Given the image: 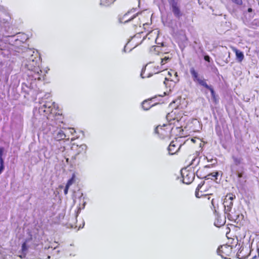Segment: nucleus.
<instances>
[{"label": "nucleus", "instance_id": "f257e3e1", "mask_svg": "<svg viewBox=\"0 0 259 259\" xmlns=\"http://www.w3.org/2000/svg\"><path fill=\"white\" fill-rule=\"evenodd\" d=\"M57 118L53 119L51 116L48 118V121H44L42 123L41 130L44 134L48 135L54 139L52 142H59L60 141L64 140L67 137V132L69 131L72 134L75 133L73 128L69 130L61 128V124L63 123V116L61 114L57 115Z\"/></svg>", "mask_w": 259, "mask_h": 259}, {"label": "nucleus", "instance_id": "f03ea898", "mask_svg": "<svg viewBox=\"0 0 259 259\" xmlns=\"http://www.w3.org/2000/svg\"><path fill=\"white\" fill-rule=\"evenodd\" d=\"M34 52L30 49H27L25 53V56L28 57L24 62L25 67L29 71L28 73L29 76H31L34 80H44L47 70H41L38 66V61L37 57L33 55Z\"/></svg>", "mask_w": 259, "mask_h": 259}, {"label": "nucleus", "instance_id": "7ed1b4c3", "mask_svg": "<svg viewBox=\"0 0 259 259\" xmlns=\"http://www.w3.org/2000/svg\"><path fill=\"white\" fill-rule=\"evenodd\" d=\"M49 97V94H47L45 96L44 98H42L39 101L38 105L36 106L33 113L36 116L37 113L40 115H44L46 117L45 121H48V118L51 116V118L55 119L57 118L56 116L59 113H57V111L58 109V106L55 104L54 102L52 101H47L46 99Z\"/></svg>", "mask_w": 259, "mask_h": 259}, {"label": "nucleus", "instance_id": "20e7f679", "mask_svg": "<svg viewBox=\"0 0 259 259\" xmlns=\"http://www.w3.org/2000/svg\"><path fill=\"white\" fill-rule=\"evenodd\" d=\"M235 198V195L233 194H227L223 202L225 208V213L227 215L228 219L231 221L236 220L238 218V215L235 214L232 211L233 204V201Z\"/></svg>", "mask_w": 259, "mask_h": 259}, {"label": "nucleus", "instance_id": "39448f33", "mask_svg": "<svg viewBox=\"0 0 259 259\" xmlns=\"http://www.w3.org/2000/svg\"><path fill=\"white\" fill-rule=\"evenodd\" d=\"M190 72L194 81L197 82L199 84L208 89L210 91L211 98L213 101L216 103L218 101V99L213 89L211 86H209L207 84L206 80L204 78L199 76L198 73L193 67L190 68Z\"/></svg>", "mask_w": 259, "mask_h": 259}, {"label": "nucleus", "instance_id": "423d86ee", "mask_svg": "<svg viewBox=\"0 0 259 259\" xmlns=\"http://www.w3.org/2000/svg\"><path fill=\"white\" fill-rule=\"evenodd\" d=\"M232 159L233 163L230 165L231 172H236L239 170L243 171L246 164L243 156L239 153L233 154L232 155Z\"/></svg>", "mask_w": 259, "mask_h": 259}, {"label": "nucleus", "instance_id": "0eeeda50", "mask_svg": "<svg viewBox=\"0 0 259 259\" xmlns=\"http://www.w3.org/2000/svg\"><path fill=\"white\" fill-rule=\"evenodd\" d=\"M7 32L0 30V50H3L6 47L7 44L14 45L13 39L15 35H7Z\"/></svg>", "mask_w": 259, "mask_h": 259}, {"label": "nucleus", "instance_id": "6e6552de", "mask_svg": "<svg viewBox=\"0 0 259 259\" xmlns=\"http://www.w3.org/2000/svg\"><path fill=\"white\" fill-rule=\"evenodd\" d=\"M181 173L184 183L189 184L193 181L195 178V174L193 171L183 168L181 170Z\"/></svg>", "mask_w": 259, "mask_h": 259}, {"label": "nucleus", "instance_id": "1a4fd4ad", "mask_svg": "<svg viewBox=\"0 0 259 259\" xmlns=\"http://www.w3.org/2000/svg\"><path fill=\"white\" fill-rule=\"evenodd\" d=\"M169 3L171 11L175 16L178 18H180L182 16L183 14L180 10V4L179 0H169Z\"/></svg>", "mask_w": 259, "mask_h": 259}, {"label": "nucleus", "instance_id": "9d476101", "mask_svg": "<svg viewBox=\"0 0 259 259\" xmlns=\"http://www.w3.org/2000/svg\"><path fill=\"white\" fill-rule=\"evenodd\" d=\"M232 251V247L229 245H223L218 249V253L222 257L227 258V256L230 255Z\"/></svg>", "mask_w": 259, "mask_h": 259}, {"label": "nucleus", "instance_id": "9b49d317", "mask_svg": "<svg viewBox=\"0 0 259 259\" xmlns=\"http://www.w3.org/2000/svg\"><path fill=\"white\" fill-rule=\"evenodd\" d=\"M182 144L176 139L175 141H172L170 143L168 147V151L170 155L176 154L180 149Z\"/></svg>", "mask_w": 259, "mask_h": 259}, {"label": "nucleus", "instance_id": "f8f14e48", "mask_svg": "<svg viewBox=\"0 0 259 259\" xmlns=\"http://www.w3.org/2000/svg\"><path fill=\"white\" fill-rule=\"evenodd\" d=\"M50 146L51 147V150L56 154L63 153L65 150V147L62 146L60 145V142H51L50 143Z\"/></svg>", "mask_w": 259, "mask_h": 259}, {"label": "nucleus", "instance_id": "ddd939ff", "mask_svg": "<svg viewBox=\"0 0 259 259\" xmlns=\"http://www.w3.org/2000/svg\"><path fill=\"white\" fill-rule=\"evenodd\" d=\"M232 174L236 175L238 178L237 186L239 188H243L246 183V178L243 176L244 171H237L236 172H232Z\"/></svg>", "mask_w": 259, "mask_h": 259}, {"label": "nucleus", "instance_id": "4468645a", "mask_svg": "<svg viewBox=\"0 0 259 259\" xmlns=\"http://www.w3.org/2000/svg\"><path fill=\"white\" fill-rule=\"evenodd\" d=\"M171 57H169V55L165 56L162 58L161 59V67H159V66H157L156 68V70L154 71V73H158L161 71L162 70H164L165 68L163 67V66L166 63H167L168 61H170Z\"/></svg>", "mask_w": 259, "mask_h": 259}, {"label": "nucleus", "instance_id": "2eb2a0df", "mask_svg": "<svg viewBox=\"0 0 259 259\" xmlns=\"http://www.w3.org/2000/svg\"><path fill=\"white\" fill-rule=\"evenodd\" d=\"M0 26L1 27L0 30L8 32L10 27V24L8 20L2 19L0 16Z\"/></svg>", "mask_w": 259, "mask_h": 259}, {"label": "nucleus", "instance_id": "dca6fc26", "mask_svg": "<svg viewBox=\"0 0 259 259\" xmlns=\"http://www.w3.org/2000/svg\"><path fill=\"white\" fill-rule=\"evenodd\" d=\"M200 171L198 170L196 173V175L198 178H201V179H205L206 180L211 179V180H215L217 179V177L218 175V172H214L210 173L209 174H208L206 176H203L202 177H200V175H199Z\"/></svg>", "mask_w": 259, "mask_h": 259}, {"label": "nucleus", "instance_id": "f3484780", "mask_svg": "<svg viewBox=\"0 0 259 259\" xmlns=\"http://www.w3.org/2000/svg\"><path fill=\"white\" fill-rule=\"evenodd\" d=\"M160 125L157 126L155 129V133L162 136V138H163L166 135V131Z\"/></svg>", "mask_w": 259, "mask_h": 259}, {"label": "nucleus", "instance_id": "a211bd4d", "mask_svg": "<svg viewBox=\"0 0 259 259\" xmlns=\"http://www.w3.org/2000/svg\"><path fill=\"white\" fill-rule=\"evenodd\" d=\"M87 149V146L85 144H82L78 146V145H74V150H77V154L80 153H85Z\"/></svg>", "mask_w": 259, "mask_h": 259}, {"label": "nucleus", "instance_id": "6ab92c4d", "mask_svg": "<svg viewBox=\"0 0 259 259\" xmlns=\"http://www.w3.org/2000/svg\"><path fill=\"white\" fill-rule=\"evenodd\" d=\"M142 108L145 110H149L151 107L154 105V104L151 103V100H145L142 103Z\"/></svg>", "mask_w": 259, "mask_h": 259}, {"label": "nucleus", "instance_id": "aec40b11", "mask_svg": "<svg viewBox=\"0 0 259 259\" xmlns=\"http://www.w3.org/2000/svg\"><path fill=\"white\" fill-rule=\"evenodd\" d=\"M28 247L26 245V242H24L22 245L21 253L19 255V256L22 258L24 257L27 253Z\"/></svg>", "mask_w": 259, "mask_h": 259}, {"label": "nucleus", "instance_id": "412c9836", "mask_svg": "<svg viewBox=\"0 0 259 259\" xmlns=\"http://www.w3.org/2000/svg\"><path fill=\"white\" fill-rule=\"evenodd\" d=\"M235 53H236V58H237L238 61L239 62H242V61L244 59L243 53L242 52H241L237 49L235 50Z\"/></svg>", "mask_w": 259, "mask_h": 259}, {"label": "nucleus", "instance_id": "4be33fe9", "mask_svg": "<svg viewBox=\"0 0 259 259\" xmlns=\"http://www.w3.org/2000/svg\"><path fill=\"white\" fill-rule=\"evenodd\" d=\"M244 251V248L241 247L239 250V251L237 252L236 255L237 258L239 259H244L246 258L247 257V255L246 254H244L243 253V252Z\"/></svg>", "mask_w": 259, "mask_h": 259}, {"label": "nucleus", "instance_id": "5701e85b", "mask_svg": "<svg viewBox=\"0 0 259 259\" xmlns=\"http://www.w3.org/2000/svg\"><path fill=\"white\" fill-rule=\"evenodd\" d=\"M115 1V0H101L100 4L104 6H108L113 3Z\"/></svg>", "mask_w": 259, "mask_h": 259}, {"label": "nucleus", "instance_id": "b1692460", "mask_svg": "<svg viewBox=\"0 0 259 259\" xmlns=\"http://www.w3.org/2000/svg\"><path fill=\"white\" fill-rule=\"evenodd\" d=\"M171 114H172V113H168L166 116L167 119L169 120V122H170L169 125L172 124H175V120H176V119L175 118L171 119V117L172 116Z\"/></svg>", "mask_w": 259, "mask_h": 259}, {"label": "nucleus", "instance_id": "393cba45", "mask_svg": "<svg viewBox=\"0 0 259 259\" xmlns=\"http://www.w3.org/2000/svg\"><path fill=\"white\" fill-rule=\"evenodd\" d=\"M200 161L199 158L198 157H195L193 158V159L191 161V162L190 163V165L192 166L197 165Z\"/></svg>", "mask_w": 259, "mask_h": 259}, {"label": "nucleus", "instance_id": "a878e982", "mask_svg": "<svg viewBox=\"0 0 259 259\" xmlns=\"http://www.w3.org/2000/svg\"><path fill=\"white\" fill-rule=\"evenodd\" d=\"M74 178H75V176H74V175H73V176H72V177H71V179H70L68 181V182H67V184H66V186H68V187H70V186L71 185H72L73 184V183H74V181H75Z\"/></svg>", "mask_w": 259, "mask_h": 259}, {"label": "nucleus", "instance_id": "bb28decb", "mask_svg": "<svg viewBox=\"0 0 259 259\" xmlns=\"http://www.w3.org/2000/svg\"><path fill=\"white\" fill-rule=\"evenodd\" d=\"M211 71L216 75H218L219 74V71L217 67L214 66H211Z\"/></svg>", "mask_w": 259, "mask_h": 259}, {"label": "nucleus", "instance_id": "cd10ccee", "mask_svg": "<svg viewBox=\"0 0 259 259\" xmlns=\"http://www.w3.org/2000/svg\"><path fill=\"white\" fill-rule=\"evenodd\" d=\"M204 184V181L202 182L201 183L198 184L197 186V187L196 188V190L197 191H199V190L201 188V187L203 186V185Z\"/></svg>", "mask_w": 259, "mask_h": 259}, {"label": "nucleus", "instance_id": "c85d7f7f", "mask_svg": "<svg viewBox=\"0 0 259 259\" xmlns=\"http://www.w3.org/2000/svg\"><path fill=\"white\" fill-rule=\"evenodd\" d=\"M234 3L235 4L241 5L242 4V0H232Z\"/></svg>", "mask_w": 259, "mask_h": 259}, {"label": "nucleus", "instance_id": "c756f323", "mask_svg": "<svg viewBox=\"0 0 259 259\" xmlns=\"http://www.w3.org/2000/svg\"><path fill=\"white\" fill-rule=\"evenodd\" d=\"M69 188V187H68L67 186H65V188L64 190V193L65 195H66L68 193Z\"/></svg>", "mask_w": 259, "mask_h": 259}, {"label": "nucleus", "instance_id": "7c9ffc66", "mask_svg": "<svg viewBox=\"0 0 259 259\" xmlns=\"http://www.w3.org/2000/svg\"><path fill=\"white\" fill-rule=\"evenodd\" d=\"M204 60L206 61H207V62H210V58L209 56H204Z\"/></svg>", "mask_w": 259, "mask_h": 259}, {"label": "nucleus", "instance_id": "2f4dec72", "mask_svg": "<svg viewBox=\"0 0 259 259\" xmlns=\"http://www.w3.org/2000/svg\"><path fill=\"white\" fill-rule=\"evenodd\" d=\"M199 191H197L196 189V191H195V196L197 198H199L202 195H199Z\"/></svg>", "mask_w": 259, "mask_h": 259}, {"label": "nucleus", "instance_id": "473e14b6", "mask_svg": "<svg viewBox=\"0 0 259 259\" xmlns=\"http://www.w3.org/2000/svg\"><path fill=\"white\" fill-rule=\"evenodd\" d=\"M12 256L10 255H7L3 257V259H11Z\"/></svg>", "mask_w": 259, "mask_h": 259}, {"label": "nucleus", "instance_id": "72a5a7b5", "mask_svg": "<svg viewBox=\"0 0 259 259\" xmlns=\"http://www.w3.org/2000/svg\"><path fill=\"white\" fill-rule=\"evenodd\" d=\"M0 165H4V160L3 157H0Z\"/></svg>", "mask_w": 259, "mask_h": 259}, {"label": "nucleus", "instance_id": "f704fd0d", "mask_svg": "<svg viewBox=\"0 0 259 259\" xmlns=\"http://www.w3.org/2000/svg\"><path fill=\"white\" fill-rule=\"evenodd\" d=\"M4 169V165H0V175L2 174Z\"/></svg>", "mask_w": 259, "mask_h": 259}, {"label": "nucleus", "instance_id": "c9c22d12", "mask_svg": "<svg viewBox=\"0 0 259 259\" xmlns=\"http://www.w3.org/2000/svg\"><path fill=\"white\" fill-rule=\"evenodd\" d=\"M145 68H143V69H142V70L141 73V76L143 78H145V76H144V75H143V73H144V72L145 71Z\"/></svg>", "mask_w": 259, "mask_h": 259}, {"label": "nucleus", "instance_id": "e433bc0d", "mask_svg": "<svg viewBox=\"0 0 259 259\" xmlns=\"http://www.w3.org/2000/svg\"><path fill=\"white\" fill-rule=\"evenodd\" d=\"M3 151H4L3 148H0V157H2Z\"/></svg>", "mask_w": 259, "mask_h": 259}, {"label": "nucleus", "instance_id": "4c0bfd02", "mask_svg": "<svg viewBox=\"0 0 259 259\" xmlns=\"http://www.w3.org/2000/svg\"><path fill=\"white\" fill-rule=\"evenodd\" d=\"M135 17V15H134L133 16H132L130 19H129L128 20L125 21V22H128L131 20H132V19H133Z\"/></svg>", "mask_w": 259, "mask_h": 259}, {"label": "nucleus", "instance_id": "58836bf2", "mask_svg": "<svg viewBox=\"0 0 259 259\" xmlns=\"http://www.w3.org/2000/svg\"><path fill=\"white\" fill-rule=\"evenodd\" d=\"M127 44H126V45L124 47V49L123 50V51L124 52H126V47H127Z\"/></svg>", "mask_w": 259, "mask_h": 259}, {"label": "nucleus", "instance_id": "ea45409f", "mask_svg": "<svg viewBox=\"0 0 259 259\" xmlns=\"http://www.w3.org/2000/svg\"><path fill=\"white\" fill-rule=\"evenodd\" d=\"M168 81V79L167 78H165V81H164V83L166 85V81Z\"/></svg>", "mask_w": 259, "mask_h": 259}, {"label": "nucleus", "instance_id": "a19ab883", "mask_svg": "<svg viewBox=\"0 0 259 259\" xmlns=\"http://www.w3.org/2000/svg\"><path fill=\"white\" fill-rule=\"evenodd\" d=\"M252 11V9L251 8L248 9V12H251Z\"/></svg>", "mask_w": 259, "mask_h": 259}, {"label": "nucleus", "instance_id": "79ce46f5", "mask_svg": "<svg viewBox=\"0 0 259 259\" xmlns=\"http://www.w3.org/2000/svg\"><path fill=\"white\" fill-rule=\"evenodd\" d=\"M174 74H175V76L176 77H178V73H177V72H175V71H174Z\"/></svg>", "mask_w": 259, "mask_h": 259}, {"label": "nucleus", "instance_id": "37998d69", "mask_svg": "<svg viewBox=\"0 0 259 259\" xmlns=\"http://www.w3.org/2000/svg\"><path fill=\"white\" fill-rule=\"evenodd\" d=\"M211 203H212V205L213 206H214V200H213V199H212V200H211Z\"/></svg>", "mask_w": 259, "mask_h": 259}, {"label": "nucleus", "instance_id": "c03bdc74", "mask_svg": "<svg viewBox=\"0 0 259 259\" xmlns=\"http://www.w3.org/2000/svg\"><path fill=\"white\" fill-rule=\"evenodd\" d=\"M85 204V202H83L82 208H83L84 207Z\"/></svg>", "mask_w": 259, "mask_h": 259}, {"label": "nucleus", "instance_id": "a18cd8bd", "mask_svg": "<svg viewBox=\"0 0 259 259\" xmlns=\"http://www.w3.org/2000/svg\"><path fill=\"white\" fill-rule=\"evenodd\" d=\"M14 40H15V41H16V42H17V41H19V39H18V38H15V39H14Z\"/></svg>", "mask_w": 259, "mask_h": 259}, {"label": "nucleus", "instance_id": "49530a36", "mask_svg": "<svg viewBox=\"0 0 259 259\" xmlns=\"http://www.w3.org/2000/svg\"><path fill=\"white\" fill-rule=\"evenodd\" d=\"M179 81V79L177 78L176 80L175 81V82H178Z\"/></svg>", "mask_w": 259, "mask_h": 259}, {"label": "nucleus", "instance_id": "de8ad7c7", "mask_svg": "<svg viewBox=\"0 0 259 259\" xmlns=\"http://www.w3.org/2000/svg\"><path fill=\"white\" fill-rule=\"evenodd\" d=\"M83 196V194L81 193L80 196L79 197V198H81Z\"/></svg>", "mask_w": 259, "mask_h": 259}, {"label": "nucleus", "instance_id": "09e8293b", "mask_svg": "<svg viewBox=\"0 0 259 259\" xmlns=\"http://www.w3.org/2000/svg\"><path fill=\"white\" fill-rule=\"evenodd\" d=\"M168 74H169L170 76H171V72H168Z\"/></svg>", "mask_w": 259, "mask_h": 259}, {"label": "nucleus", "instance_id": "8fccbe9b", "mask_svg": "<svg viewBox=\"0 0 259 259\" xmlns=\"http://www.w3.org/2000/svg\"><path fill=\"white\" fill-rule=\"evenodd\" d=\"M127 15H128V14L127 13V14H126L125 15H124V17H126Z\"/></svg>", "mask_w": 259, "mask_h": 259}, {"label": "nucleus", "instance_id": "3c124183", "mask_svg": "<svg viewBox=\"0 0 259 259\" xmlns=\"http://www.w3.org/2000/svg\"><path fill=\"white\" fill-rule=\"evenodd\" d=\"M192 141H193V142H195V140L194 139H192Z\"/></svg>", "mask_w": 259, "mask_h": 259}, {"label": "nucleus", "instance_id": "603ef678", "mask_svg": "<svg viewBox=\"0 0 259 259\" xmlns=\"http://www.w3.org/2000/svg\"><path fill=\"white\" fill-rule=\"evenodd\" d=\"M176 121H177V122H179V120H178V119H177Z\"/></svg>", "mask_w": 259, "mask_h": 259}, {"label": "nucleus", "instance_id": "864d4df0", "mask_svg": "<svg viewBox=\"0 0 259 259\" xmlns=\"http://www.w3.org/2000/svg\"><path fill=\"white\" fill-rule=\"evenodd\" d=\"M151 76V74H149V75L148 76V77H150V76Z\"/></svg>", "mask_w": 259, "mask_h": 259}, {"label": "nucleus", "instance_id": "5fc2aeb1", "mask_svg": "<svg viewBox=\"0 0 259 259\" xmlns=\"http://www.w3.org/2000/svg\"><path fill=\"white\" fill-rule=\"evenodd\" d=\"M258 254H259V250H258Z\"/></svg>", "mask_w": 259, "mask_h": 259}]
</instances>
